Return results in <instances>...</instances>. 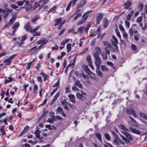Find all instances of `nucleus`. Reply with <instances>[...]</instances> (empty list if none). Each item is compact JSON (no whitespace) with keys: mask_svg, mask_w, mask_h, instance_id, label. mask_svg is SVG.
<instances>
[{"mask_svg":"<svg viewBox=\"0 0 147 147\" xmlns=\"http://www.w3.org/2000/svg\"><path fill=\"white\" fill-rule=\"evenodd\" d=\"M24 3H25V4L28 5L29 3V2L26 0H23L22 1H18L17 3L18 5L20 6L22 5Z\"/></svg>","mask_w":147,"mask_h":147,"instance_id":"nucleus-6","label":"nucleus"},{"mask_svg":"<svg viewBox=\"0 0 147 147\" xmlns=\"http://www.w3.org/2000/svg\"><path fill=\"white\" fill-rule=\"evenodd\" d=\"M131 5L129 1H128L124 3L125 8V9H128Z\"/></svg>","mask_w":147,"mask_h":147,"instance_id":"nucleus-23","label":"nucleus"},{"mask_svg":"<svg viewBox=\"0 0 147 147\" xmlns=\"http://www.w3.org/2000/svg\"><path fill=\"white\" fill-rule=\"evenodd\" d=\"M57 111L61 113L63 111V109L60 107H58L57 109Z\"/></svg>","mask_w":147,"mask_h":147,"instance_id":"nucleus-51","label":"nucleus"},{"mask_svg":"<svg viewBox=\"0 0 147 147\" xmlns=\"http://www.w3.org/2000/svg\"><path fill=\"white\" fill-rule=\"evenodd\" d=\"M68 96L70 100L73 102V103H75V96L73 94H70Z\"/></svg>","mask_w":147,"mask_h":147,"instance_id":"nucleus-10","label":"nucleus"},{"mask_svg":"<svg viewBox=\"0 0 147 147\" xmlns=\"http://www.w3.org/2000/svg\"><path fill=\"white\" fill-rule=\"evenodd\" d=\"M17 43V45L19 46H20L21 45H23L24 43V41H22V40H21L20 42H18Z\"/></svg>","mask_w":147,"mask_h":147,"instance_id":"nucleus-58","label":"nucleus"},{"mask_svg":"<svg viewBox=\"0 0 147 147\" xmlns=\"http://www.w3.org/2000/svg\"><path fill=\"white\" fill-rule=\"evenodd\" d=\"M69 39H67L63 40L61 42V45H62L65 44L67 42H68L69 41Z\"/></svg>","mask_w":147,"mask_h":147,"instance_id":"nucleus-37","label":"nucleus"},{"mask_svg":"<svg viewBox=\"0 0 147 147\" xmlns=\"http://www.w3.org/2000/svg\"><path fill=\"white\" fill-rule=\"evenodd\" d=\"M59 80L57 82L55 83L53 86V87H56L55 88H58V89L59 88Z\"/></svg>","mask_w":147,"mask_h":147,"instance_id":"nucleus-43","label":"nucleus"},{"mask_svg":"<svg viewBox=\"0 0 147 147\" xmlns=\"http://www.w3.org/2000/svg\"><path fill=\"white\" fill-rule=\"evenodd\" d=\"M82 15V13H78L76 16H75V17L74 18V20H77V19L79 18Z\"/></svg>","mask_w":147,"mask_h":147,"instance_id":"nucleus-40","label":"nucleus"},{"mask_svg":"<svg viewBox=\"0 0 147 147\" xmlns=\"http://www.w3.org/2000/svg\"><path fill=\"white\" fill-rule=\"evenodd\" d=\"M38 18V16H35L34 18H33L31 21L32 22H35Z\"/></svg>","mask_w":147,"mask_h":147,"instance_id":"nucleus-52","label":"nucleus"},{"mask_svg":"<svg viewBox=\"0 0 147 147\" xmlns=\"http://www.w3.org/2000/svg\"><path fill=\"white\" fill-rule=\"evenodd\" d=\"M24 5L25 6L24 7L25 8V10L26 11H28L30 10L32 7L31 5L29 3L28 5L24 4Z\"/></svg>","mask_w":147,"mask_h":147,"instance_id":"nucleus-15","label":"nucleus"},{"mask_svg":"<svg viewBox=\"0 0 147 147\" xmlns=\"http://www.w3.org/2000/svg\"><path fill=\"white\" fill-rule=\"evenodd\" d=\"M142 20V16L139 17L137 19V22H140Z\"/></svg>","mask_w":147,"mask_h":147,"instance_id":"nucleus-64","label":"nucleus"},{"mask_svg":"<svg viewBox=\"0 0 147 147\" xmlns=\"http://www.w3.org/2000/svg\"><path fill=\"white\" fill-rule=\"evenodd\" d=\"M103 43L105 46L106 47H105L108 48L109 49L111 48L110 44H109L107 41H104Z\"/></svg>","mask_w":147,"mask_h":147,"instance_id":"nucleus-25","label":"nucleus"},{"mask_svg":"<svg viewBox=\"0 0 147 147\" xmlns=\"http://www.w3.org/2000/svg\"><path fill=\"white\" fill-rule=\"evenodd\" d=\"M71 44L70 43L68 44L67 45L66 47L68 52H69L71 51Z\"/></svg>","mask_w":147,"mask_h":147,"instance_id":"nucleus-34","label":"nucleus"},{"mask_svg":"<svg viewBox=\"0 0 147 147\" xmlns=\"http://www.w3.org/2000/svg\"><path fill=\"white\" fill-rule=\"evenodd\" d=\"M45 127L46 128H49L50 130H52L53 129H56V127L54 125L51 126L50 125H46Z\"/></svg>","mask_w":147,"mask_h":147,"instance_id":"nucleus-26","label":"nucleus"},{"mask_svg":"<svg viewBox=\"0 0 147 147\" xmlns=\"http://www.w3.org/2000/svg\"><path fill=\"white\" fill-rule=\"evenodd\" d=\"M48 2V0H45L43 2V4L42 5V7H43L44 9H45L47 7V6L46 5L47 4Z\"/></svg>","mask_w":147,"mask_h":147,"instance_id":"nucleus-29","label":"nucleus"},{"mask_svg":"<svg viewBox=\"0 0 147 147\" xmlns=\"http://www.w3.org/2000/svg\"><path fill=\"white\" fill-rule=\"evenodd\" d=\"M96 71L97 75L100 77L102 76V74L100 69V68H96Z\"/></svg>","mask_w":147,"mask_h":147,"instance_id":"nucleus-17","label":"nucleus"},{"mask_svg":"<svg viewBox=\"0 0 147 147\" xmlns=\"http://www.w3.org/2000/svg\"><path fill=\"white\" fill-rule=\"evenodd\" d=\"M103 17V15L102 14H99L97 17L96 18L97 23L98 24L100 21L102 19Z\"/></svg>","mask_w":147,"mask_h":147,"instance_id":"nucleus-21","label":"nucleus"},{"mask_svg":"<svg viewBox=\"0 0 147 147\" xmlns=\"http://www.w3.org/2000/svg\"><path fill=\"white\" fill-rule=\"evenodd\" d=\"M105 138L107 140H109L111 139V137L109 134L107 133L105 134Z\"/></svg>","mask_w":147,"mask_h":147,"instance_id":"nucleus-49","label":"nucleus"},{"mask_svg":"<svg viewBox=\"0 0 147 147\" xmlns=\"http://www.w3.org/2000/svg\"><path fill=\"white\" fill-rule=\"evenodd\" d=\"M56 8V6H53V7H52L51 9H50L49 10V12L53 11L55 10Z\"/></svg>","mask_w":147,"mask_h":147,"instance_id":"nucleus-63","label":"nucleus"},{"mask_svg":"<svg viewBox=\"0 0 147 147\" xmlns=\"http://www.w3.org/2000/svg\"><path fill=\"white\" fill-rule=\"evenodd\" d=\"M140 116L143 119L147 120V115L145 113L142 112H140L139 113Z\"/></svg>","mask_w":147,"mask_h":147,"instance_id":"nucleus-20","label":"nucleus"},{"mask_svg":"<svg viewBox=\"0 0 147 147\" xmlns=\"http://www.w3.org/2000/svg\"><path fill=\"white\" fill-rule=\"evenodd\" d=\"M129 21L127 20H125V26L127 28H129V27L130 23Z\"/></svg>","mask_w":147,"mask_h":147,"instance_id":"nucleus-45","label":"nucleus"},{"mask_svg":"<svg viewBox=\"0 0 147 147\" xmlns=\"http://www.w3.org/2000/svg\"><path fill=\"white\" fill-rule=\"evenodd\" d=\"M84 27L81 26L78 30V32L80 34H82L83 32L84 29Z\"/></svg>","mask_w":147,"mask_h":147,"instance_id":"nucleus-39","label":"nucleus"},{"mask_svg":"<svg viewBox=\"0 0 147 147\" xmlns=\"http://www.w3.org/2000/svg\"><path fill=\"white\" fill-rule=\"evenodd\" d=\"M40 131L38 129L36 130L34 132V134H35L37 138H39L40 136Z\"/></svg>","mask_w":147,"mask_h":147,"instance_id":"nucleus-31","label":"nucleus"},{"mask_svg":"<svg viewBox=\"0 0 147 147\" xmlns=\"http://www.w3.org/2000/svg\"><path fill=\"white\" fill-rule=\"evenodd\" d=\"M25 27L27 30L30 31L31 32V30H32V28L31 26L30 25V23H28L25 26Z\"/></svg>","mask_w":147,"mask_h":147,"instance_id":"nucleus-24","label":"nucleus"},{"mask_svg":"<svg viewBox=\"0 0 147 147\" xmlns=\"http://www.w3.org/2000/svg\"><path fill=\"white\" fill-rule=\"evenodd\" d=\"M129 118L131 121H132L133 122V123H131L130 122H129V124L135 127H138V125L137 123V122L136 121L131 117H129Z\"/></svg>","mask_w":147,"mask_h":147,"instance_id":"nucleus-9","label":"nucleus"},{"mask_svg":"<svg viewBox=\"0 0 147 147\" xmlns=\"http://www.w3.org/2000/svg\"><path fill=\"white\" fill-rule=\"evenodd\" d=\"M39 26H37L35 28L32 29L31 30V33H33L34 32H36L38 30V29L39 28Z\"/></svg>","mask_w":147,"mask_h":147,"instance_id":"nucleus-42","label":"nucleus"},{"mask_svg":"<svg viewBox=\"0 0 147 147\" xmlns=\"http://www.w3.org/2000/svg\"><path fill=\"white\" fill-rule=\"evenodd\" d=\"M130 129L131 131H132L134 133L139 135L141 133V132L137 129H136L133 128L131 127L130 128Z\"/></svg>","mask_w":147,"mask_h":147,"instance_id":"nucleus-11","label":"nucleus"},{"mask_svg":"<svg viewBox=\"0 0 147 147\" xmlns=\"http://www.w3.org/2000/svg\"><path fill=\"white\" fill-rule=\"evenodd\" d=\"M143 5L142 3H140L138 5V7L140 11L142 10L143 9Z\"/></svg>","mask_w":147,"mask_h":147,"instance_id":"nucleus-56","label":"nucleus"},{"mask_svg":"<svg viewBox=\"0 0 147 147\" xmlns=\"http://www.w3.org/2000/svg\"><path fill=\"white\" fill-rule=\"evenodd\" d=\"M38 89V87L36 84H35L34 85L33 92L34 93H35L36 92L37 90Z\"/></svg>","mask_w":147,"mask_h":147,"instance_id":"nucleus-46","label":"nucleus"},{"mask_svg":"<svg viewBox=\"0 0 147 147\" xmlns=\"http://www.w3.org/2000/svg\"><path fill=\"white\" fill-rule=\"evenodd\" d=\"M65 22V21L63 22L60 24L59 25L58 28V29L60 30L61 29L62 26L64 24Z\"/></svg>","mask_w":147,"mask_h":147,"instance_id":"nucleus-53","label":"nucleus"},{"mask_svg":"<svg viewBox=\"0 0 147 147\" xmlns=\"http://www.w3.org/2000/svg\"><path fill=\"white\" fill-rule=\"evenodd\" d=\"M86 60L88 61V64L92 63V59L91 56L90 55H88L87 56Z\"/></svg>","mask_w":147,"mask_h":147,"instance_id":"nucleus-33","label":"nucleus"},{"mask_svg":"<svg viewBox=\"0 0 147 147\" xmlns=\"http://www.w3.org/2000/svg\"><path fill=\"white\" fill-rule=\"evenodd\" d=\"M72 4V5L73 6V3L72 2H71V1L70 3L67 6L66 8V11H68L69 10L70 8L71 7V5Z\"/></svg>","mask_w":147,"mask_h":147,"instance_id":"nucleus-47","label":"nucleus"},{"mask_svg":"<svg viewBox=\"0 0 147 147\" xmlns=\"http://www.w3.org/2000/svg\"><path fill=\"white\" fill-rule=\"evenodd\" d=\"M86 3L85 0H81L80 2L78 5L79 8H80L82 7Z\"/></svg>","mask_w":147,"mask_h":147,"instance_id":"nucleus-19","label":"nucleus"},{"mask_svg":"<svg viewBox=\"0 0 147 147\" xmlns=\"http://www.w3.org/2000/svg\"><path fill=\"white\" fill-rule=\"evenodd\" d=\"M19 23L18 22H16L13 25L12 28V29H16L17 28L19 27Z\"/></svg>","mask_w":147,"mask_h":147,"instance_id":"nucleus-36","label":"nucleus"},{"mask_svg":"<svg viewBox=\"0 0 147 147\" xmlns=\"http://www.w3.org/2000/svg\"><path fill=\"white\" fill-rule=\"evenodd\" d=\"M47 42L48 40L47 39L44 38H42L38 41L37 44L38 45L42 44L44 45Z\"/></svg>","mask_w":147,"mask_h":147,"instance_id":"nucleus-8","label":"nucleus"},{"mask_svg":"<svg viewBox=\"0 0 147 147\" xmlns=\"http://www.w3.org/2000/svg\"><path fill=\"white\" fill-rule=\"evenodd\" d=\"M83 69H84V70L87 73H88V74H90V73L92 75L93 77L94 76V74H92V72H90V71L89 69L88 66L87 65H83Z\"/></svg>","mask_w":147,"mask_h":147,"instance_id":"nucleus-7","label":"nucleus"},{"mask_svg":"<svg viewBox=\"0 0 147 147\" xmlns=\"http://www.w3.org/2000/svg\"><path fill=\"white\" fill-rule=\"evenodd\" d=\"M29 127L28 126H26L25 127L24 130L20 134L19 136L20 137L23 134H24L26 131H27V130L29 129Z\"/></svg>","mask_w":147,"mask_h":147,"instance_id":"nucleus-22","label":"nucleus"},{"mask_svg":"<svg viewBox=\"0 0 147 147\" xmlns=\"http://www.w3.org/2000/svg\"><path fill=\"white\" fill-rule=\"evenodd\" d=\"M76 96L79 99L82 100H84L86 99V98L85 97L83 96L82 94L79 93H77Z\"/></svg>","mask_w":147,"mask_h":147,"instance_id":"nucleus-18","label":"nucleus"},{"mask_svg":"<svg viewBox=\"0 0 147 147\" xmlns=\"http://www.w3.org/2000/svg\"><path fill=\"white\" fill-rule=\"evenodd\" d=\"M119 128L122 130L121 133L123 134L127 138L123 136L120 134V136L122 138V139L124 140L126 143H129V140H132V137L131 136V135L128 133L126 132V131H128L129 129L126 127L125 126L123 125H119Z\"/></svg>","mask_w":147,"mask_h":147,"instance_id":"nucleus-1","label":"nucleus"},{"mask_svg":"<svg viewBox=\"0 0 147 147\" xmlns=\"http://www.w3.org/2000/svg\"><path fill=\"white\" fill-rule=\"evenodd\" d=\"M131 49L134 51L136 50V46L133 44H131Z\"/></svg>","mask_w":147,"mask_h":147,"instance_id":"nucleus-61","label":"nucleus"},{"mask_svg":"<svg viewBox=\"0 0 147 147\" xmlns=\"http://www.w3.org/2000/svg\"><path fill=\"white\" fill-rule=\"evenodd\" d=\"M127 113L129 115H132L134 117H136V113L133 109L130 108L127 110Z\"/></svg>","mask_w":147,"mask_h":147,"instance_id":"nucleus-4","label":"nucleus"},{"mask_svg":"<svg viewBox=\"0 0 147 147\" xmlns=\"http://www.w3.org/2000/svg\"><path fill=\"white\" fill-rule=\"evenodd\" d=\"M75 84L78 87L80 88H81L82 87V85L80 83V81L79 80H76L75 81Z\"/></svg>","mask_w":147,"mask_h":147,"instance_id":"nucleus-35","label":"nucleus"},{"mask_svg":"<svg viewBox=\"0 0 147 147\" xmlns=\"http://www.w3.org/2000/svg\"><path fill=\"white\" fill-rule=\"evenodd\" d=\"M13 80V78L11 77H9L7 79L5 80V84H6L7 83H9L11 82H12Z\"/></svg>","mask_w":147,"mask_h":147,"instance_id":"nucleus-30","label":"nucleus"},{"mask_svg":"<svg viewBox=\"0 0 147 147\" xmlns=\"http://www.w3.org/2000/svg\"><path fill=\"white\" fill-rule=\"evenodd\" d=\"M16 55H13L10 57L8 58L5 59L3 61L4 63H6V65H10L13 58Z\"/></svg>","mask_w":147,"mask_h":147,"instance_id":"nucleus-3","label":"nucleus"},{"mask_svg":"<svg viewBox=\"0 0 147 147\" xmlns=\"http://www.w3.org/2000/svg\"><path fill=\"white\" fill-rule=\"evenodd\" d=\"M72 90L75 91H78L79 90L78 88L75 86L72 87Z\"/></svg>","mask_w":147,"mask_h":147,"instance_id":"nucleus-60","label":"nucleus"},{"mask_svg":"<svg viewBox=\"0 0 147 147\" xmlns=\"http://www.w3.org/2000/svg\"><path fill=\"white\" fill-rule=\"evenodd\" d=\"M123 36L125 38L127 39V34L124 31L123 32Z\"/></svg>","mask_w":147,"mask_h":147,"instance_id":"nucleus-62","label":"nucleus"},{"mask_svg":"<svg viewBox=\"0 0 147 147\" xmlns=\"http://www.w3.org/2000/svg\"><path fill=\"white\" fill-rule=\"evenodd\" d=\"M96 52L93 54V55L95 59L99 58V55L101 53V49L99 47H97L95 49Z\"/></svg>","mask_w":147,"mask_h":147,"instance_id":"nucleus-2","label":"nucleus"},{"mask_svg":"<svg viewBox=\"0 0 147 147\" xmlns=\"http://www.w3.org/2000/svg\"><path fill=\"white\" fill-rule=\"evenodd\" d=\"M95 59L94 63L96 66V68H100V65L102 63L100 58H96Z\"/></svg>","mask_w":147,"mask_h":147,"instance_id":"nucleus-5","label":"nucleus"},{"mask_svg":"<svg viewBox=\"0 0 147 147\" xmlns=\"http://www.w3.org/2000/svg\"><path fill=\"white\" fill-rule=\"evenodd\" d=\"M101 69V70L103 71H107L108 70L107 68L104 65H102Z\"/></svg>","mask_w":147,"mask_h":147,"instance_id":"nucleus-44","label":"nucleus"},{"mask_svg":"<svg viewBox=\"0 0 147 147\" xmlns=\"http://www.w3.org/2000/svg\"><path fill=\"white\" fill-rule=\"evenodd\" d=\"M62 18H60L58 19H57L55 20V24L54 25L55 26H56L57 25L60 24L62 22H61V20Z\"/></svg>","mask_w":147,"mask_h":147,"instance_id":"nucleus-14","label":"nucleus"},{"mask_svg":"<svg viewBox=\"0 0 147 147\" xmlns=\"http://www.w3.org/2000/svg\"><path fill=\"white\" fill-rule=\"evenodd\" d=\"M39 5V4L38 3L36 2L35 3L34 5V9H36Z\"/></svg>","mask_w":147,"mask_h":147,"instance_id":"nucleus-59","label":"nucleus"},{"mask_svg":"<svg viewBox=\"0 0 147 147\" xmlns=\"http://www.w3.org/2000/svg\"><path fill=\"white\" fill-rule=\"evenodd\" d=\"M44 78L45 81L47 78V75H45L44 73L41 72L40 74Z\"/></svg>","mask_w":147,"mask_h":147,"instance_id":"nucleus-48","label":"nucleus"},{"mask_svg":"<svg viewBox=\"0 0 147 147\" xmlns=\"http://www.w3.org/2000/svg\"><path fill=\"white\" fill-rule=\"evenodd\" d=\"M33 61L31 62H29L28 63L26 66V68L27 69L29 70L30 69V66L32 64Z\"/></svg>","mask_w":147,"mask_h":147,"instance_id":"nucleus-50","label":"nucleus"},{"mask_svg":"<svg viewBox=\"0 0 147 147\" xmlns=\"http://www.w3.org/2000/svg\"><path fill=\"white\" fill-rule=\"evenodd\" d=\"M85 20H84L82 18V19L80 22H79L77 24L78 25H80L82 24H83L85 22Z\"/></svg>","mask_w":147,"mask_h":147,"instance_id":"nucleus-55","label":"nucleus"},{"mask_svg":"<svg viewBox=\"0 0 147 147\" xmlns=\"http://www.w3.org/2000/svg\"><path fill=\"white\" fill-rule=\"evenodd\" d=\"M60 94V93L59 92H58L56 94V95L54 96L53 99L52 100L51 102V104H53L54 102L56 100L57 98L59 96Z\"/></svg>","mask_w":147,"mask_h":147,"instance_id":"nucleus-12","label":"nucleus"},{"mask_svg":"<svg viewBox=\"0 0 147 147\" xmlns=\"http://www.w3.org/2000/svg\"><path fill=\"white\" fill-rule=\"evenodd\" d=\"M114 141L115 143L118 144H124V142L121 140L119 139L117 137L115 138V139H114Z\"/></svg>","mask_w":147,"mask_h":147,"instance_id":"nucleus-16","label":"nucleus"},{"mask_svg":"<svg viewBox=\"0 0 147 147\" xmlns=\"http://www.w3.org/2000/svg\"><path fill=\"white\" fill-rule=\"evenodd\" d=\"M90 11H88L85 13L82 17V18L85 20L87 19L89 16V13Z\"/></svg>","mask_w":147,"mask_h":147,"instance_id":"nucleus-28","label":"nucleus"},{"mask_svg":"<svg viewBox=\"0 0 147 147\" xmlns=\"http://www.w3.org/2000/svg\"><path fill=\"white\" fill-rule=\"evenodd\" d=\"M112 44L114 46V47L115 48L116 50L117 51H118V47L117 45V43L118 42L117 41H116L114 40H113L112 41Z\"/></svg>","mask_w":147,"mask_h":147,"instance_id":"nucleus-27","label":"nucleus"},{"mask_svg":"<svg viewBox=\"0 0 147 147\" xmlns=\"http://www.w3.org/2000/svg\"><path fill=\"white\" fill-rule=\"evenodd\" d=\"M60 94V93L59 92H58L56 94V95L54 96L53 99L52 100L51 102V104H53L54 102L56 100L57 98L59 96Z\"/></svg>","mask_w":147,"mask_h":147,"instance_id":"nucleus-13","label":"nucleus"},{"mask_svg":"<svg viewBox=\"0 0 147 147\" xmlns=\"http://www.w3.org/2000/svg\"><path fill=\"white\" fill-rule=\"evenodd\" d=\"M34 33L33 36H40V32H36Z\"/></svg>","mask_w":147,"mask_h":147,"instance_id":"nucleus-54","label":"nucleus"},{"mask_svg":"<svg viewBox=\"0 0 147 147\" xmlns=\"http://www.w3.org/2000/svg\"><path fill=\"white\" fill-rule=\"evenodd\" d=\"M48 113V111H44L42 116L39 118V120H40L42 118L44 117Z\"/></svg>","mask_w":147,"mask_h":147,"instance_id":"nucleus-38","label":"nucleus"},{"mask_svg":"<svg viewBox=\"0 0 147 147\" xmlns=\"http://www.w3.org/2000/svg\"><path fill=\"white\" fill-rule=\"evenodd\" d=\"M96 137L98 138L99 140L100 141H102V138L100 134L99 133H96Z\"/></svg>","mask_w":147,"mask_h":147,"instance_id":"nucleus-41","label":"nucleus"},{"mask_svg":"<svg viewBox=\"0 0 147 147\" xmlns=\"http://www.w3.org/2000/svg\"><path fill=\"white\" fill-rule=\"evenodd\" d=\"M103 26L104 27L106 28L108 25V21L106 19L103 20Z\"/></svg>","mask_w":147,"mask_h":147,"instance_id":"nucleus-32","label":"nucleus"},{"mask_svg":"<svg viewBox=\"0 0 147 147\" xmlns=\"http://www.w3.org/2000/svg\"><path fill=\"white\" fill-rule=\"evenodd\" d=\"M57 90L58 88H55L54 90H53L50 94L51 96H52L55 93Z\"/></svg>","mask_w":147,"mask_h":147,"instance_id":"nucleus-57","label":"nucleus"}]
</instances>
